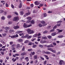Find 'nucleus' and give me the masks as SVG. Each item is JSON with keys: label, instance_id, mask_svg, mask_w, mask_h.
Listing matches in <instances>:
<instances>
[{"label": "nucleus", "instance_id": "55", "mask_svg": "<svg viewBox=\"0 0 65 65\" xmlns=\"http://www.w3.org/2000/svg\"><path fill=\"white\" fill-rule=\"evenodd\" d=\"M40 58H41V59H42V60H44V58H42L41 56H40Z\"/></svg>", "mask_w": 65, "mask_h": 65}, {"label": "nucleus", "instance_id": "4", "mask_svg": "<svg viewBox=\"0 0 65 65\" xmlns=\"http://www.w3.org/2000/svg\"><path fill=\"white\" fill-rule=\"evenodd\" d=\"M44 46H46L47 47H54V45L52 44H50L48 46H47V45H45Z\"/></svg>", "mask_w": 65, "mask_h": 65}, {"label": "nucleus", "instance_id": "9", "mask_svg": "<svg viewBox=\"0 0 65 65\" xmlns=\"http://www.w3.org/2000/svg\"><path fill=\"white\" fill-rule=\"evenodd\" d=\"M19 28L20 27L18 25H17L13 27V28L14 29H19Z\"/></svg>", "mask_w": 65, "mask_h": 65}, {"label": "nucleus", "instance_id": "51", "mask_svg": "<svg viewBox=\"0 0 65 65\" xmlns=\"http://www.w3.org/2000/svg\"><path fill=\"white\" fill-rule=\"evenodd\" d=\"M32 51V49H29L28 50V51L31 52Z\"/></svg>", "mask_w": 65, "mask_h": 65}, {"label": "nucleus", "instance_id": "20", "mask_svg": "<svg viewBox=\"0 0 65 65\" xmlns=\"http://www.w3.org/2000/svg\"><path fill=\"white\" fill-rule=\"evenodd\" d=\"M37 11H36V10H33L32 11V12L33 13H37Z\"/></svg>", "mask_w": 65, "mask_h": 65}, {"label": "nucleus", "instance_id": "36", "mask_svg": "<svg viewBox=\"0 0 65 65\" xmlns=\"http://www.w3.org/2000/svg\"><path fill=\"white\" fill-rule=\"evenodd\" d=\"M51 52H53V53H56V51H55V50H53V49L52 50H51Z\"/></svg>", "mask_w": 65, "mask_h": 65}, {"label": "nucleus", "instance_id": "47", "mask_svg": "<svg viewBox=\"0 0 65 65\" xmlns=\"http://www.w3.org/2000/svg\"><path fill=\"white\" fill-rule=\"evenodd\" d=\"M5 5L6 7H9V5H8L7 4V3Z\"/></svg>", "mask_w": 65, "mask_h": 65}, {"label": "nucleus", "instance_id": "32", "mask_svg": "<svg viewBox=\"0 0 65 65\" xmlns=\"http://www.w3.org/2000/svg\"><path fill=\"white\" fill-rule=\"evenodd\" d=\"M9 32L10 33H12V32H14V30L11 29L9 30Z\"/></svg>", "mask_w": 65, "mask_h": 65}, {"label": "nucleus", "instance_id": "31", "mask_svg": "<svg viewBox=\"0 0 65 65\" xmlns=\"http://www.w3.org/2000/svg\"><path fill=\"white\" fill-rule=\"evenodd\" d=\"M7 18L8 19H10V18H11V16L10 15H8L7 16Z\"/></svg>", "mask_w": 65, "mask_h": 65}, {"label": "nucleus", "instance_id": "29", "mask_svg": "<svg viewBox=\"0 0 65 65\" xmlns=\"http://www.w3.org/2000/svg\"><path fill=\"white\" fill-rule=\"evenodd\" d=\"M30 22H31V20H28L27 21L26 23L27 24H29V23H30Z\"/></svg>", "mask_w": 65, "mask_h": 65}, {"label": "nucleus", "instance_id": "34", "mask_svg": "<svg viewBox=\"0 0 65 65\" xmlns=\"http://www.w3.org/2000/svg\"><path fill=\"white\" fill-rule=\"evenodd\" d=\"M11 38H12L13 39V38H15V35L13 36H11Z\"/></svg>", "mask_w": 65, "mask_h": 65}, {"label": "nucleus", "instance_id": "49", "mask_svg": "<svg viewBox=\"0 0 65 65\" xmlns=\"http://www.w3.org/2000/svg\"><path fill=\"white\" fill-rule=\"evenodd\" d=\"M11 49L12 51H14L15 50V48L13 47H12L11 48Z\"/></svg>", "mask_w": 65, "mask_h": 65}, {"label": "nucleus", "instance_id": "41", "mask_svg": "<svg viewBox=\"0 0 65 65\" xmlns=\"http://www.w3.org/2000/svg\"><path fill=\"white\" fill-rule=\"evenodd\" d=\"M38 26H39V27H41L42 26V25L41 24H39L38 25Z\"/></svg>", "mask_w": 65, "mask_h": 65}, {"label": "nucleus", "instance_id": "56", "mask_svg": "<svg viewBox=\"0 0 65 65\" xmlns=\"http://www.w3.org/2000/svg\"><path fill=\"white\" fill-rule=\"evenodd\" d=\"M28 40H26L25 41L24 43H27L28 42Z\"/></svg>", "mask_w": 65, "mask_h": 65}, {"label": "nucleus", "instance_id": "2", "mask_svg": "<svg viewBox=\"0 0 65 65\" xmlns=\"http://www.w3.org/2000/svg\"><path fill=\"white\" fill-rule=\"evenodd\" d=\"M32 26V25L31 24L29 25L26 24V23H24L23 24V27L24 28H29V27H31V26Z\"/></svg>", "mask_w": 65, "mask_h": 65}, {"label": "nucleus", "instance_id": "24", "mask_svg": "<svg viewBox=\"0 0 65 65\" xmlns=\"http://www.w3.org/2000/svg\"><path fill=\"white\" fill-rule=\"evenodd\" d=\"M42 38L43 39L45 40L47 39V37H42Z\"/></svg>", "mask_w": 65, "mask_h": 65}, {"label": "nucleus", "instance_id": "26", "mask_svg": "<svg viewBox=\"0 0 65 65\" xmlns=\"http://www.w3.org/2000/svg\"><path fill=\"white\" fill-rule=\"evenodd\" d=\"M51 54V52H48L47 51L46 52V54H47V55H50Z\"/></svg>", "mask_w": 65, "mask_h": 65}, {"label": "nucleus", "instance_id": "15", "mask_svg": "<svg viewBox=\"0 0 65 65\" xmlns=\"http://www.w3.org/2000/svg\"><path fill=\"white\" fill-rule=\"evenodd\" d=\"M29 36V35L28 34H27L25 36H24V38H27H27H28V37Z\"/></svg>", "mask_w": 65, "mask_h": 65}, {"label": "nucleus", "instance_id": "50", "mask_svg": "<svg viewBox=\"0 0 65 65\" xmlns=\"http://www.w3.org/2000/svg\"><path fill=\"white\" fill-rule=\"evenodd\" d=\"M30 14V12H28L26 13V15H29Z\"/></svg>", "mask_w": 65, "mask_h": 65}, {"label": "nucleus", "instance_id": "27", "mask_svg": "<svg viewBox=\"0 0 65 65\" xmlns=\"http://www.w3.org/2000/svg\"><path fill=\"white\" fill-rule=\"evenodd\" d=\"M22 7V4L21 3H20V5L19 6V7L20 8H21Z\"/></svg>", "mask_w": 65, "mask_h": 65}, {"label": "nucleus", "instance_id": "7", "mask_svg": "<svg viewBox=\"0 0 65 65\" xmlns=\"http://www.w3.org/2000/svg\"><path fill=\"white\" fill-rule=\"evenodd\" d=\"M46 41L45 40H41L40 41V43H41V44H43V43H45Z\"/></svg>", "mask_w": 65, "mask_h": 65}, {"label": "nucleus", "instance_id": "44", "mask_svg": "<svg viewBox=\"0 0 65 65\" xmlns=\"http://www.w3.org/2000/svg\"><path fill=\"white\" fill-rule=\"evenodd\" d=\"M37 36H38L37 34H36L34 35V37H37Z\"/></svg>", "mask_w": 65, "mask_h": 65}, {"label": "nucleus", "instance_id": "62", "mask_svg": "<svg viewBox=\"0 0 65 65\" xmlns=\"http://www.w3.org/2000/svg\"><path fill=\"white\" fill-rule=\"evenodd\" d=\"M10 45H12L13 44V42H10Z\"/></svg>", "mask_w": 65, "mask_h": 65}, {"label": "nucleus", "instance_id": "45", "mask_svg": "<svg viewBox=\"0 0 65 65\" xmlns=\"http://www.w3.org/2000/svg\"><path fill=\"white\" fill-rule=\"evenodd\" d=\"M24 56H21V57L20 59L21 60H23V59H24Z\"/></svg>", "mask_w": 65, "mask_h": 65}, {"label": "nucleus", "instance_id": "22", "mask_svg": "<svg viewBox=\"0 0 65 65\" xmlns=\"http://www.w3.org/2000/svg\"><path fill=\"white\" fill-rule=\"evenodd\" d=\"M12 61L13 62H14L16 60V59H14V58H13L12 59Z\"/></svg>", "mask_w": 65, "mask_h": 65}, {"label": "nucleus", "instance_id": "54", "mask_svg": "<svg viewBox=\"0 0 65 65\" xmlns=\"http://www.w3.org/2000/svg\"><path fill=\"white\" fill-rule=\"evenodd\" d=\"M46 60H45L44 62V65H46Z\"/></svg>", "mask_w": 65, "mask_h": 65}, {"label": "nucleus", "instance_id": "16", "mask_svg": "<svg viewBox=\"0 0 65 65\" xmlns=\"http://www.w3.org/2000/svg\"><path fill=\"white\" fill-rule=\"evenodd\" d=\"M57 30L58 31V33H60V32H62V31H63V30L62 29L60 30L59 29H57Z\"/></svg>", "mask_w": 65, "mask_h": 65}, {"label": "nucleus", "instance_id": "8", "mask_svg": "<svg viewBox=\"0 0 65 65\" xmlns=\"http://www.w3.org/2000/svg\"><path fill=\"white\" fill-rule=\"evenodd\" d=\"M35 4L36 5H38L40 4V2L38 3V1H36L35 2Z\"/></svg>", "mask_w": 65, "mask_h": 65}, {"label": "nucleus", "instance_id": "13", "mask_svg": "<svg viewBox=\"0 0 65 65\" xmlns=\"http://www.w3.org/2000/svg\"><path fill=\"white\" fill-rule=\"evenodd\" d=\"M27 20H32V18L31 17H28L26 18Z\"/></svg>", "mask_w": 65, "mask_h": 65}, {"label": "nucleus", "instance_id": "60", "mask_svg": "<svg viewBox=\"0 0 65 65\" xmlns=\"http://www.w3.org/2000/svg\"><path fill=\"white\" fill-rule=\"evenodd\" d=\"M32 42H30L28 44V45H32Z\"/></svg>", "mask_w": 65, "mask_h": 65}, {"label": "nucleus", "instance_id": "46", "mask_svg": "<svg viewBox=\"0 0 65 65\" xmlns=\"http://www.w3.org/2000/svg\"><path fill=\"white\" fill-rule=\"evenodd\" d=\"M2 35L4 37V36H5L6 35V34L4 33V34H2Z\"/></svg>", "mask_w": 65, "mask_h": 65}, {"label": "nucleus", "instance_id": "25", "mask_svg": "<svg viewBox=\"0 0 65 65\" xmlns=\"http://www.w3.org/2000/svg\"><path fill=\"white\" fill-rule=\"evenodd\" d=\"M24 14V12L23 11H21L20 12V15H23Z\"/></svg>", "mask_w": 65, "mask_h": 65}, {"label": "nucleus", "instance_id": "14", "mask_svg": "<svg viewBox=\"0 0 65 65\" xmlns=\"http://www.w3.org/2000/svg\"><path fill=\"white\" fill-rule=\"evenodd\" d=\"M18 41L19 42H22L23 41V39H19L18 40Z\"/></svg>", "mask_w": 65, "mask_h": 65}, {"label": "nucleus", "instance_id": "10", "mask_svg": "<svg viewBox=\"0 0 65 65\" xmlns=\"http://www.w3.org/2000/svg\"><path fill=\"white\" fill-rule=\"evenodd\" d=\"M28 58H29L28 57H26L25 58V60H26V62H28V61H29V59H28Z\"/></svg>", "mask_w": 65, "mask_h": 65}, {"label": "nucleus", "instance_id": "57", "mask_svg": "<svg viewBox=\"0 0 65 65\" xmlns=\"http://www.w3.org/2000/svg\"><path fill=\"white\" fill-rule=\"evenodd\" d=\"M52 12H53L52 11H48V13H52Z\"/></svg>", "mask_w": 65, "mask_h": 65}, {"label": "nucleus", "instance_id": "64", "mask_svg": "<svg viewBox=\"0 0 65 65\" xmlns=\"http://www.w3.org/2000/svg\"><path fill=\"white\" fill-rule=\"evenodd\" d=\"M53 44L54 45V46H55V45H57V44L56 43H53Z\"/></svg>", "mask_w": 65, "mask_h": 65}, {"label": "nucleus", "instance_id": "5", "mask_svg": "<svg viewBox=\"0 0 65 65\" xmlns=\"http://www.w3.org/2000/svg\"><path fill=\"white\" fill-rule=\"evenodd\" d=\"M19 17H14L13 18V21H19Z\"/></svg>", "mask_w": 65, "mask_h": 65}, {"label": "nucleus", "instance_id": "1", "mask_svg": "<svg viewBox=\"0 0 65 65\" xmlns=\"http://www.w3.org/2000/svg\"><path fill=\"white\" fill-rule=\"evenodd\" d=\"M27 31L28 32V34H31L34 33V31L33 30H31L30 28H28L27 30Z\"/></svg>", "mask_w": 65, "mask_h": 65}, {"label": "nucleus", "instance_id": "52", "mask_svg": "<svg viewBox=\"0 0 65 65\" xmlns=\"http://www.w3.org/2000/svg\"><path fill=\"white\" fill-rule=\"evenodd\" d=\"M44 17H46V16H47V14H46V13H44Z\"/></svg>", "mask_w": 65, "mask_h": 65}, {"label": "nucleus", "instance_id": "6", "mask_svg": "<svg viewBox=\"0 0 65 65\" xmlns=\"http://www.w3.org/2000/svg\"><path fill=\"white\" fill-rule=\"evenodd\" d=\"M57 25L55 26L53 28V29H52L50 31V32H53L55 31V29L57 28Z\"/></svg>", "mask_w": 65, "mask_h": 65}, {"label": "nucleus", "instance_id": "40", "mask_svg": "<svg viewBox=\"0 0 65 65\" xmlns=\"http://www.w3.org/2000/svg\"><path fill=\"white\" fill-rule=\"evenodd\" d=\"M34 58L35 59H37V56L35 55L34 56Z\"/></svg>", "mask_w": 65, "mask_h": 65}, {"label": "nucleus", "instance_id": "38", "mask_svg": "<svg viewBox=\"0 0 65 65\" xmlns=\"http://www.w3.org/2000/svg\"><path fill=\"white\" fill-rule=\"evenodd\" d=\"M39 47H41V48H42L43 47V45H41V44H40L39 45Z\"/></svg>", "mask_w": 65, "mask_h": 65}, {"label": "nucleus", "instance_id": "18", "mask_svg": "<svg viewBox=\"0 0 65 65\" xmlns=\"http://www.w3.org/2000/svg\"><path fill=\"white\" fill-rule=\"evenodd\" d=\"M37 47V45L36 44H34L32 46V47L33 48H35V47Z\"/></svg>", "mask_w": 65, "mask_h": 65}, {"label": "nucleus", "instance_id": "23", "mask_svg": "<svg viewBox=\"0 0 65 65\" xmlns=\"http://www.w3.org/2000/svg\"><path fill=\"white\" fill-rule=\"evenodd\" d=\"M9 28V27H6L5 28V29L6 30H8Z\"/></svg>", "mask_w": 65, "mask_h": 65}, {"label": "nucleus", "instance_id": "39", "mask_svg": "<svg viewBox=\"0 0 65 65\" xmlns=\"http://www.w3.org/2000/svg\"><path fill=\"white\" fill-rule=\"evenodd\" d=\"M59 38H63V36L60 35L58 36Z\"/></svg>", "mask_w": 65, "mask_h": 65}, {"label": "nucleus", "instance_id": "17", "mask_svg": "<svg viewBox=\"0 0 65 65\" xmlns=\"http://www.w3.org/2000/svg\"><path fill=\"white\" fill-rule=\"evenodd\" d=\"M22 31H17L16 32V33L17 34H19L20 33H22Z\"/></svg>", "mask_w": 65, "mask_h": 65}, {"label": "nucleus", "instance_id": "33", "mask_svg": "<svg viewBox=\"0 0 65 65\" xmlns=\"http://www.w3.org/2000/svg\"><path fill=\"white\" fill-rule=\"evenodd\" d=\"M56 35V34L55 33H53L51 34L52 36H55V35Z\"/></svg>", "mask_w": 65, "mask_h": 65}, {"label": "nucleus", "instance_id": "58", "mask_svg": "<svg viewBox=\"0 0 65 65\" xmlns=\"http://www.w3.org/2000/svg\"><path fill=\"white\" fill-rule=\"evenodd\" d=\"M31 54H32V55L33 56L35 54V52H33L32 53H31Z\"/></svg>", "mask_w": 65, "mask_h": 65}, {"label": "nucleus", "instance_id": "11", "mask_svg": "<svg viewBox=\"0 0 65 65\" xmlns=\"http://www.w3.org/2000/svg\"><path fill=\"white\" fill-rule=\"evenodd\" d=\"M27 53H25V52H24L23 53H22L21 54V56H24L25 55H26Z\"/></svg>", "mask_w": 65, "mask_h": 65}, {"label": "nucleus", "instance_id": "61", "mask_svg": "<svg viewBox=\"0 0 65 65\" xmlns=\"http://www.w3.org/2000/svg\"><path fill=\"white\" fill-rule=\"evenodd\" d=\"M42 6H43V4H41L39 5V6H40V7H42Z\"/></svg>", "mask_w": 65, "mask_h": 65}, {"label": "nucleus", "instance_id": "12", "mask_svg": "<svg viewBox=\"0 0 65 65\" xmlns=\"http://www.w3.org/2000/svg\"><path fill=\"white\" fill-rule=\"evenodd\" d=\"M35 23V22H34V20H32L31 21V24H34Z\"/></svg>", "mask_w": 65, "mask_h": 65}, {"label": "nucleus", "instance_id": "19", "mask_svg": "<svg viewBox=\"0 0 65 65\" xmlns=\"http://www.w3.org/2000/svg\"><path fill=\"white\" fill-rule=\"evenodd\" d=\"M41 23L43 24H45V21H41Z\"/></svg>", "mask_w": 65, "mask_h": 65}, {"label": "nucleus", "instance_id": "53", "mask_svg": "<svg viewBox=\"0 0 65 65\" xmlns=\"http://www.w3.org/2000/svg\"><path fill=\"white\" fill-rule=\"evenodd\" d=\"M48 31H47V30H45V31H44L43 32V33L44 34H45V33H47Z\"/></svg>", "mask_w": 65, "mask_h": 65}, {"label": "nucleus", "instance_id": "48", "mask_svg": "<svg viewBox=\"0 0 65 65\" xmlns=\"http://www.w3.org/2000/svg\"><path fill=\"white\" fill-rule=\"evenodd\" d=\"M0 52L1 54H2V55H4V52H3L2 51H1Z\"/></svg>", "mask_w": 65, "mask_h": 65}, {"label": "nucleus", "instance_id": "3", "mask_svg": "<svg viewBox=\"0 0 65 65\" xmlns=\"http://www.w3.org/2000/svg\"><path fill=\"white\" fill-rule=\"evenodd\" d=\"M65 64V62H64V61L62 60H60L59 61V64L60 65H62V64L64 65Z\"/></svg>", "mask_w": 65, "mask_h": 65}, {"label": "nucleus", "instance_id": "37", "mask_svg": "<svg viewBox=\"0 0 65 65\" xmlns=\"http://www.w3.org/2000/svg\"><path fill=\"white\" fill-rule=\"evenodd\" d=\"M3 12H4V10H0V13H2Z\"/></svg>", "mask_w": 65, "mask_h": 65}, {"label": "nucleus", "instance_id": "35", "mask_svg": "<svg viewBox=\"0 0 65 65\" xmlns=\"http://www.w3.org/2000/svg\"><path fill=\"white\" fill-rule=\"evenodd\" d=\"M52 49H53L52 48H47V50H48V51H51L52 50Z\"/></svg>", "mask_w": 65, "mask_h": 65}, {"label": "nucleus", "instance_id": "43", "mask_svg": "<svg viewBox=\"0 0 65 65\" xmlns=\"http://www.w3.org/2000/svg\"><path fill=\"white\" fill-rule=\"evenodd\" d=\"M1 19H2V20H4L5 19V17L4 16L2 17H1Z\"/></svg>", "mask_w": 65, "mask_h": 65}, {"label": "nucleus", "instance_id": "63", "mask_svg": "<svg viewBox=\"0 0 65 65\" xmlns=\"http://www.w3.org/2000/svg\"><path fill=\"white\" fill-rule=\"evenodd\" d=\"M11 7L12 8H14V6H13V5L12 4L11 5Z\"/></svg>", "mask_w": 65, "mask_h": 65}, {"label": "nucleus", "instance_id": "59", "mask_svg": "<svg viewBox=\"0 0 65 65\" xmlns=\"http://www.w3.org/2000/svg\"><path fill=\"white\" fill-rule=\"evenodd\" d=\"M16 45H15V44H13L11 45V46L12 47H14V46H15Z\"/></svg>", "mask_w": 65, "mask_h": 65}, {"label": "nucleus", "instance_id": "28", "mask_svg": "<svg viewBox=\"0 0 65 65\" xmlns=\"http://www.w3.org/2000/svg\"><path fill=\"white\" fill-rule=\"evenodd\" d=\"M25 46H23L22 49V51H25Z\"/></svg>", "mask_w": 65, "mask_h": 65}, {"label": "nucleus", "instance_id": "21", "mask_svg": "<svg viewBox=\"0 0 65 65\" xmlns=\"http://www.w3.org/2000/svg\"><path fill=\"white\" fill-rule=\"evenodd\" d=\"M47 37L48 39H51L52 38V36H47Z\"/></svg>", "mask_w": 65, "mask_h": 65}, {"label": "nucleus", "instance_id": "42", "mask_svg": "<svg viewBox=\"0 0 65 65\" xmlns=\"http://www.w3.org/2000/svg\"><path fill=\"white\" fill-rule=\"evenodd\" d=\"M32 38V36H28L27 39H30V38Z\"/></svg>", "mask_w": 65, "mask_h": 65}, {"label": "nucleus", "instance_id": "30", "mask_svg": "<svg viewBox=\"0 0 65 65\" xmlns=\"http://www.w3.org/2000/svg\"><path fill=\"white\" fill-rule=\"evenodd\" d=\"M20 44H18L17 45V48H19V47H20Z\"/></svg>", "mask_w": 65, "mask_h": 65}]
</instances>
